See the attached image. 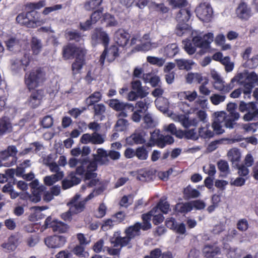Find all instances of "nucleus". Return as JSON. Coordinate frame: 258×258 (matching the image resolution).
Here are the masks:
<instances>
[{"mask_svg": "<svg viewBox=\"0 0 258 258\" xmlns=\"http://www.w3.org/2000/svg\"><path fill=\"white\" fill-rule=\"evenodd\" d=\"M110 158L113 159V150H111L107 153L104 149L99 148L96 154H93V161L83 159L77 168V172L78 174L81 175L85 172L86 185L82 186V190H84L87 187H93L97 183L98 180L96 179L97 173L94 172L97 169V164H107Z\"/></svg>", "mask_w": 258, "mask_h": 258, "instance_id": "obj_1", "label": "nucleus"}, {"mask_svg": "<svg viewBox=\"0 0 258 258\" xmlns=\"http://www.w3.org/2000/svg\"><path fill=\"white\" fill-rule=\"evenodd\" d=\"M237 105L235 103H229L227 109L229 112L228 115L223 112H216L215 118L212 123V128L217 135H220L224 132V127L227 128H233L236 124L235 121L240 117V114L235 111Z\"/></svg>", "mask_w": 258, "mask_h": 258, "instance_id": "obj_2", "label": "nucleus"}, {"mask_svg": "<svg viewBox=\"0 0 258 258\" xmlns=\"http://www.w3.org/2000/svg\"><path fill=\"white\" fill-rule=\"evenodd\" d=\"M45 6V1H40L37 3H28L26 8L29 12L21 13L16 17V21L21 25L28 28H35L43 23L42 20L39 18V14L35 10H38Z\"/></svg>", "mask_w": 258, "mask_h": 258, "instance_id": "obj_3", "label": "nucleus"}, {"mask_svg": "<svg viewBox=\"0 0 258 258\" xmlns=\"http://www.w3.org/2000/svg\"><path fill=\"white\" fill-rule=\"evenodd\" d=\"M141 229L143 230L141 222H137L125 229V237H117L114 240V256L118 255L121 247L127 245L132 239L139 236Z\"/></svg>", "mask_w": 258, "mask_h": 258, "instance_id": "obj_4", "label": "nucleus"}, {"mask_svg": "<svg viewBox=\"0 0 258 258\" xmlns=\"http://www.w3.org/2000/svg\"><path fill=\"white\" fill-rule=\"evenodd\" d=\"M214 40V35L212 33H208L203 35H198L192 38V43L195 46L190 42H186L184 48L189 54H194L196 49V47L201 48L204 50H207L210 47V44Z\"/></svg>", "mask_w": 258, "mask_h": 258, "instance_id": "obj_5", "label": "nucleus"}, {"mask_svg": "<svg viewBox=\"0 0 258 258\" xmlns=\"http://www.w3.org/2000/svg\"><path fill=\"white\" fill-rule=\"evenodd\" d=\"M46 80V73L43 68L33 69L25 76V82L29 90L38 87Z\"/></svg>", "mask_w": 258, "mask_h": 258, "instance_id": "obj_6", "label": "nucleus"}, {"mask_svg": "<svg viewBox=\"0 0 258 258\" xmlns=\"http://www.w3.org/2000/svg\"><path fill=\"white\" fill-rule=\"evenodd\" d=\"M92 42L93 45L102 43L104 46V50L101 55L100 58V63L103 65L108 52V46L109 42V36L101 28H96L92 35Z\"/></svg>", "mask_w": 258, "mask_h": 258, "instance_id": "obj_7", "label": "nucleus"}, {"mask_svg": "<svg viewBox=\"0 0 258 258\" xmlns=\"http://www.w3.org/2000/svg\"><path fill=\"white\" fill-rule=\"evenodd\" d=\"M102 191V190L100 189L94 191L90 193L84 200L81 201H78L80 198V195H76L68 204L70 206L71 212H72V213L74 214L81 213L84 210L86 202L92 199L95 196L100 194Z\"/></svg>", "mask_w": 258, "mask_h": 258, "instance_id": "obj_8", "label": "nucleus"}, {"mask_svg": "<svg viewBox=\"0 0 258 258\" xmlns=\"http://www.w3.org/2000/svg\"><path fill=\"white\" fill-rule=\"evenodd\" d=\"M191 17V12L188 9H181L176 15L178 24L176 26V33L178 36H182L188 29L186 23Z\"/></svg>", "mask_w": 258, "mask_h": 258, "instance_id": "obj_9", "label": "nucleus"}, {"mask_svg": "<svg viewBox=\"0 0 258 258\" xmlns=\"http://www.w3.org/2000/svg\"><path fill=\"white\" fill-rule=\"evenodd\" d=\"M17 150L15 146H9L6 150L0 152L2 166L10 167L16 163Z\"/></svg>", "mask_w": 258, "mask_h": 258, "instance_id": "obj_10", "label": "nucleus"}, {"mask_svg": "<svg viewBox=\"0 0 258 258\" xmlns=\"http://www.w3.org/2000/svg\"><path fill=\"white\" fill-rule=\"evenodd\" d=\"M128 39V34L123 29H119L114 34V57L119 55L120 48L126 45Z\"/></svg>", "mask_w": 258, "mask_h": 258, "instance_id": "obj_11", "label": "nucleus"}, {"mask_svg": "<svg viewBox=\"0 0 258 258\" xmlns=\"http://www.w3.org/2000/svg\"><path fill=\"white\" fill-rule=\"evenodd\" d=\"M197 17L202 21L209 22L213 16V9L209 3H201L196 9Z\"/></svg>", "mask_w": 258, "mask_h": 258, "instance_id": "obj_12", "label": "nucleus"}, {"mask_svg": "<svg viewBox=\"0 0 258 258\" xmlns=\"http://www.w3.org/2000/svg\"><path fill=\"white\" fill-rule=\"evenodd\" d=\"M44 95L43 89H33L27 100L28 105L33 108H37L40 105Z\"/></svg>", "mask_w": 258, "mask_h": 258, "instance_id": "obj_13", "label": "nucleus"}, {"mask_svg": "<svg viewBox=\"0 0 258 258\" xmlns=\"http://www.w3.org/2000/svg\"><path fill=\"white\" fill-rule=\"evenodd\" d=\"M114 110L116 111L115 115L117 117H126L127 110L133 111L134 110V107L132 104L114 99Z\"/></svg>", "mask_w": 258, "mask_h": 258, "instance_id": "obj_14", "label": "nucleus"}, {"mask_svg": "<svg viewBox=\"0 0 258 258\" xmlns=\"http://www.w3.org/2000/svg\"><path fill=\"white\" fill-rule=\"evenodd\" d=\"M85 52L83 48L77 47L72 43H69L63 47L62 56L64 59H69L73 58L75 56L76 57Z\"/></svg>", "mask_w": 258, "mask_h": 258, "instance_id": "obj_15", "label": "nucleus"}, {"mask_svg": "<svg viewBox=\"0 0 258 258\" xmlns=\"http://www.w3.org/2000/svg\"><path fill=\"white\" fill-rule=\"evenodd\" d=\"M149 39V35L145 34L142 38V41L140 43L138 44L132 50L133 51H147L156 48L159 46L158 42H151Z\"/></svg>", "mask_w": 258, "mask_h": 258, "instance_id": "obj_16", "label": "nucleus"}, {"mask_svg": "<svg viewBox=\"0 0 258 258\" xmlns=\"http://www.w3.org/2000/svg\"><path fill=\"white\" fill-rule=\"evenodd\" d=\"M147 135V134L146 131L143 129H138L132 135L126 138V141L130 145L143 144L145 143L146 141V137Z\"/></svg>", "mask_w": 258, "mask_h": 258, "instance_id": "obj_17", "label": "nucleus"}, {"mask_svg": "<svg viewBox=\"0 0 258 258\" xmlns=\"http://www.w3.org/2000/svg\"><path fill=\"white\" fill-rule=\"evenodd\" d=\"M44 225L46 228H51L52 230L55 232L64 233L68 229L67 224L57 220H52L51 217H48L46 219Z\"/></svg>", "mask_w": 258, "mask_h": 258, "instance_id": "obj_18", "label": "nucleus"}, {"mask_svg": "<svg viewBox=\"0 0 258 258\" xmlns=\"http://www.w3.org/2000/svg\"><path fill=\"white\" fill-rule=\"evenodd\" d=\"M46 245L50 248H58L62 247L66 242V237L61 235H54L45 238Z\"/></svg>", "mask_w": 258, "mask_h": 258, "instance_id": "obj_19", "label": "nucleus"}, {"mask_svg": "<svg viewBox=\"0 0 258 258\" xmlns=\"http://www.w3.org/2000/svg\"><path fill=\"white\" fill-rule=\"evenodd\" d=\"M11 70L14 74L20 73L22 70H26V68L29 65L30 60L26 56L20 59H13L11 60Z\"/></svg>", "mask_w": 258, "mask_h": 258, "instance_id": "obj_20", "label": "nucleus"}, {"mask_svg": "<svg viewBox=\"0 0 258 258\" xmlns=\"http://www.w3.org/2000/svg\"><path fill=\"white\" fill-rule=\"evenodd\" d=\"M220 253V248L215 243L206 244L202 249V254L205 258H212Z\"/></svg>", "mask_w": 258, "mask_h": 258, "instance_id": "obj_21", "label": "nucleus"}, {"mask_svg": "<svg viewBox=\"0 0 258 258\" xmlns=\"http://www.w3.org/2000/svg\"><path fill=\"white\" fill-rule=\"evenodd\" d=\"M236 14L240 19L247 20L251 16V11L246 3H241L236 9Z\"/></svg>", "mask_w": 258, "mask_h": 258, "instance_id": "obj_22", "label": "nucleus"}, {"mask_svg": "<svg viewBox=\"0 0 258 258\" xmlns=\"http://www.w3.org/2000/svg\"><path fill=\"white\" fill-rule=\"evenodd\" d=\"M13 125L10 118L4 116L0 118V136H4L13 131Z\"/></svg>", "mask_w": 258, "mask_h": 258, "instance_id": "obj_23", "label": "nucleus"}, {"mask_svg": "<svg viewBox=\"0 0 258 258\" xmlns=\"http://www.w3.org/2000/svg\"><path fill=\"white\" fill-rule=\"evenodd\" d=\"M30 201L33 203H37L40 201V197L38 196H34L32 194L31 195L28 192L20 193L19 198L18 199V203L21 206H25L27 205V202Z\"/></svg>", "mask_w": 258, "mask_h": 258, "instance_id": "obj_24", "label": "nucleus"}, {"mask_svg": "<svg viewBox=\"0 0 258 258\" xmlns=\"http://www.w3.org/2000/svg\"><path fill=\"white\" fill-rule=\"evenodd\" d=\"M86 52L76 56L75 61L72 63V69L74 75L80 73L85 63V55Z\"/></svg>", "mask_w": 258, "mask_h": 258, "instance_id": "obj_25", "label": "nucleus"}, {"mask_svg": "<svg viewBox=\"0 0 258 258\" xmlns=\"http://www.w3.org/2000/svg\"><path fill=\"white\" fill-rule=\"evenodd\" d=\"M157 208H153L150 212L142 215L143 222L141 223L143 230H147L151 228V224L150 222L152 215L157 213Z\"/></svg>", "mask_w": 258, "mask_h": 258, "instance_id": "obj_26", "label": "nucleus"}, {"mask_svg": "<svg viewBox=\"0 0 258 258\" xmlns=\"http://www.w3.org/2000/svg\"><path fill=\"white\" fill-rule=\"evenodd\" d=\"M31 191L34 196H38L41 199L42 192L46 189V187L43 185H39L38 179H34L29 183Z\"/></svg>", "mask_w": 258, "mask_h": 258, "instance_id": "obj_27", "label": "nucleus"}, {"mask_svg": "<svg viewBox=\"0 0 258 258\" xmlns=\"http://www.w3.org/2000/svg\"><path fill=\"white\" fill-rule=\"evenodd\" d=\"M63 176V172H59L51 175L46 176L44 178V182L45 185L51 186L56 182L61 180Z\"/></svg>", "mask_w": 258, "mask_h": 258, "instance_id": "obj_28", "label": "nucleus"}, {"mask_svg": "<svg viewBox=\"0 0 258 258\" xmlns=\"http://www.w3.org/2000/svg\"><path fill=\"white\" fill-rule=\"evenodd\" d=\"M228 156L233 167L238 166L241 158V154L238 150L235 148L231 149L228 153Z\"/></svg>", "mask_w": 258, "mask_h": 258, "instance_id": "obj_29", "label": "nucleus"}, {"mask_svg": "<svg viewBox=\"0 0 258 258\" xmlns=\"http://www.w3.org/2000/svg\"><path fill=\"white\" fill-rule=\"evenodd\" d=\"M179 48L176 43L169 44L164 48V53L168 57H173L179 52Z\"/></svg>", "mask_w": 258, "mask_h": 258, "instance_id": "obj_30", "label": "nucleus"}, {"mask_svg": "<svg viewBox=\"0 0 258 258\" xmlns=\"http://www.w3.org/2000/svg\"><path fill=\"white\" fill-rule=\"evenodd\" d=\"M151 136L149 142L147 143L148 147H152L155 145L158 146V142L160 140L162 134L159 130H155L153 132H150Z\"/></svg>", "mask_w": 258, "mask_h": 258, "instance_id": "obj_31", "label": "nucleus"}, {"mask_svg": "<svg viewBox=\"0 0 258 258\" xmlns=\"http://www.w3.org/2000/svg\"><path fill=\"white\" fill-rule=\"evenodd\" d=\"M175 61L179 70L188 71L191 69V66L194 64L193 61L185 59H177Z\"/></svg>", "mask_w": 258, "mask_h": 258, "instance_id": "obj_32", "label": "nucleus"}, {"mask_svg": "<svg viewBox=\"0 0 258 258\" xmlns=\"http://www.w3.org/2000/svg\"><path fill=\"white\" fill-rule=\"evenodd\" d=\"M175 210L181 213H187L192 210V204L191 202L178 203L175 206Z\"/></svg>", "mask_w": 258, "mask_h": 258, "instance_id": "obj_33", "label": "nucleus"}, {"mask_svg": "<svg viewBox=\"0 0 258 258\" xmlns=\"http://www.w3.org/2000/svg\"><path fill=\"white\" fill-rule=\"evenodd\" d=\"M209 124H206V127H201L199 130V137L204 139H209L213 137L214 133L209 130Z\"/></svg>", "mask_w": 258, "mask_h": 258, "instance_id": "obj_34", "label": "nucleus"}, {"mask_svg": "<svg viewBox=\"0 0 258 258\" xmlns=\"http://www.w3.org/2000/svg\"><path fill=\"white\" fill-rule=\"evenodd\" d=\"M101 94L100 92L96 91L90 95L86 99V104L88 106L94 105L95 103L99 102L101 99Z\"/></svg>", "mask_w": 258, "mask_h": 258, "instance_id": "obj_35", "label": "nucleus"}, {"mask_svg": "<svg viewBox=\"0 0 258 258\" xmlns=\"http://www.w3.org/2000/svg\"><path fill=\"white\" fill-rule=\"evenodd\" d=\"M31 49L34 54H38L42 49V43L40 39L35 37H33L31 40Z\"/></svg>", "mask_w": 258, "mask_h": 258, "instance_id": "obj_36", "label": "nucleus"}, {"mask_svg": "<svg viewBox=\"0 0 258 258\" xmlns=\"http://www.w3.org/2000/svg\"><path fill=\"white\" fill-rule=\"evenodd\" d=\"M132 88L137 91L141 98H144L148 94V93L143 90L141 86V82L139 80H135L132 82Z\"/></svg>", "mask_w": 258, "mask_h": 258, "instance_id": "obj_37", "label": "nucleus"}, {"mask_svg": "<svg viewBox=\"0 0 258 258\" xmlns=\"http://www.w3.org/2000/svg\"><path fill=\"white\" fill-rule=\"evenodd\" d=\"M174 141V139L172 136L169 135L164 136L162 134L160 140L158 142V147L163 148L166 145L172 144Z\"/></svg>", "mask_w": 258, "mask_h": 258, "instance_id": "obj_38", "label": "nucleus"}, {"mask_svg": "<svg viewBox=\"0 0 258 258\" xmlns=\"http://www.w3.org/2000/svg\"><path fill=\"white\" fill-rule=\"evenodd\" d=\"M118 120L114 126V128L117 132H123L125 131L128 125V121L124 119L125 117H117Z\"/></svg>", "mask_w": 258, "mask_h": 258, "instance_id": "obj_39", "label": "nucleus"}, {"mask_svg": "<svg viewBox=\"0 0 258 258\" xmlns=\"http://www.w3.org/2000/svg\"><path fill=\"white\" fill-rule=\"evenodd\" d=\"M203 80L202 76L199 73H189L186 76V81L189 84H191L194 82L201 83Z\"/></svg>", "mask_w": 258, "mask_h": 258, "instance_id": "obj_40", "label": "nucleus"}, {"mask_svg": "<svg viewBox=\"0 0 258 258\" xmlns=\"http://www.w3.org/2000/svg\"><path fill=\"white\" fill-rule=\"evenodd\" d=\"M184 194L188 198H196L200 196V192L197 189L188 185L184 188Z\"/></svg>", "mask_w": 258, "mask_h": 258, "instance_id": "obj_41", "label": "nucleus"}, {"mask_svg": "<svg viewBox=\"0 0 258 258\" xmlns=\"http://www.w3.org/2000/svg\"><path fill=\"white\" fill-rule=\"evenodd\" d=\"M149 7L151 9L160 12L162 13H166L168 12L169 9L166 7L163 3H156L155 2H151L149 3Z\"/></svg>", "mask_w": 258, "mask_h": 258, "instance_id": "obj_42", "label": "nucleus"}, {"mask_svg": "<svg viewBox=\"0 0 258 258\" xmlns=\"http://www.w3.org/2000/svg\"><path fill=\"white\" fill-rule=\"evenodd\" d=\"M102 0H90L85 3L84 8L87 11H91L101 5Z\"/></svg>", "mask_w": 258, "mask_h": 258, "instance_id": "obj_43", "label": "nucleus"}, {"mask_svg": "<svg viewBox=\"0 0 258 258\" xmlns=\"http://www.w3.org/2000/svg\"><path fill=\"white\" fill-rule=\"evenodd\" d=\"M147 60L150 63L156 65L159 67H162L165 62V59L163 58H159L151 56H148L147 57Z\"/></svg>", "mask_w": 258, "mask_h": 258, "instance_id": "obj_44", "label": "nucleus"}, {"mask_svg": "<svg viewBox=\"0 0 258 258\" xmlns=\"http://www.w3.org/2000/svg\"><path fill=\"white\" fill-rule=\"evenodd\" d=\"M73 252L74 254L79 257H86L88 253L85 251L84 245H77L73 249Z\"/></svg>", "mask_w": 258, "mask_h": 258, "instance_id": "obj_45", "label": "nucleus"}, {"mask_svg": "<svg viewBox=\"0 0 258 258\" xmlns=\"http://www.w3.org/2000/svg\"><path fill=\"white\" fill-rule=\"evenodd\" d=\"M243 84V87L241 89H242V93L244 94V98L245 99H249L252 89L254 87V85L247 82Z\"/></svg>", "mask_w": 258, "mask_h": 258, "instance_id": "obj_46", "label": "nucleus"}, {"mask_svg": "<svg viewBox=\"0 0 258 258\" xmlns=\"http://www.w3.org/2000/svg\"><path fill=\"white\" fill-rule=\"evenodd\" d=\"M136 156L140 160H146L148 157V153L144 146L140 147L136 150Z\"/></svg>", "mask_w": 258, "mask_h": 258, "instance_id": "obj_47", "label": "nucleus"}, {"mask_svg": "<svg viewBox=\"0 0 258 258\" xmlns=\"http://www.w3.org/2000/svg\"><path fill=\"white\" fill-rule=\"evenodd\" d=\"M67 37L69 40H74L79 42L82 39V36L80 33L76 31H70L67 33Z\"/></svg>", "mask_w": 258, "mask_h": 258, "instance_id": "obj_48", "label": "nucleus"}, {"mask_svg": "<svg viewBox=\"0 0 258 258\" xmlns=\"http://www.w3.org/2000/svg\"><path fill=\"white\" fill-rule=\"evenodd\" d=\"M150 104V101L148 98H145L142 100L139 101L136 103V107L138 109H141L143 112L145 113L149 107Z\"/></svg>", "mask_w": 258, "mask_h": 258, "instance_id": "obj_49", "label": "nucleus"}, {"mask_svg": "<svg viewBox=\"0 0 258 258\" xmlns=\"http://www.w3.org/2000/svg\"><path fill=\"white\" fill-rule=\"evenodd\" d=\"M251 108L253 111L255 109V104L253 102H249L246 103L243 101L240 102L239 105V110L242 112L249 111V108Z\"/></svg>", "mask_w": 258, "mask_h": 258, "instance_id": "obj_50", "label": "nucleus"}, {"mask_svg": "<svg viewBox=\"0 0 258 258\" xmlns=\"http://www.w3.org/2000/svg\"><path fill=\"white\" fill-rule=\"evenodd\" d=\"M217 166L219 170L225 174L230 173V169L228 163L227 161L221 160L217 163Z\"/></svg>", "mask_w": 258, "mask_h": 258, "instance_id": "obj_51", "label": "nucleus"}, {"mask_svg": "<svg viewBox=\"0 0 258 258\" xmlns=\"http://www.w3.org/2000/svg\"><path fill=\"white\" fill-rule=\"evenodd\" d=\"M246 71L238 74L232 79V82H236L237 83L242 84L247 83Z\"/></svg>", "mask_w": 258, "mask_h": 258, "instance_id": "obj_52", "label": "nucleus"}, {"mask_svg": "<svg viewBox=\"0 0 258 258\" xmlns=\"http://www.w3.org/2000/svg\"><path fill=\"white\" fill-rule=\"evenodd\" d=\"M155 208H157V211L159 209L164 214H167L169 209V204L165 200L161 199Z\"/></svg>", "mask_w": 258, "mask_h": 258, "instance_id": "obj_53", "label": "nucleus"}, {"mask_svg": "<svg viewBox=\"0 0 258 258\" xmlns=\"http://www.w3.org/2000/svg\"><path fill=\"white\" fill-rule=\"evenodd\" d=\"M221 63L225 66L227 72L232 71L234 68V63L230 61V58L229 56L224 57L221 60Z\"/></svg>", "mask_w": 258, "mask_h": 258, "instance_id": "obj_54", "label": "nucleus"}, {"mask_svg": "<svg viewBox=\"0 0 258 258\" xmlns=\"http://www.w3.org/2000/svg\"><path fill=\"white\" fill-rule=\"evenodd\" d=\"M225 98V95L214 94L210 97V100L214 105H217L224 101Z\"/></svg>", "mask_w": 258, "mask_h": 258, "instance_id": "obj_55", "label": "nucleus"}, {"mask_svg": "<svg viewBox=\"0 0 258 258\" xmlns=\"http://www.w3.org/2000/svg\"><path fill=\"white\" fill-rule=\"evenodd\" d=\"M258 119V109H254L253 111H248L244 116L243 119L245 121L256 120Z\"/></svg>", "mask_w": 258, "mask_h": 258, "instance_id": "obj_56", "label": "nucleus"}, {"mask_svg": "<svg viewBox=\"0 0 258 258\" xmlns=\"http://www.w3.org/2000/svg\"><path fill=\"white\" fill-rule=\"evenodd\" d=\"M169 4L172 8H180L187 5L186 0H168Z\"/></svg>", "mask_w": 258, "mask_h": 258, "instance_id": "obj_57", "label": "nucleus"}, {"mask_svg": "<svg viewBox=\"0 0 258 258\" xmlns=\"http://www.w3.org/2000/svg\"><path fill=\"white\" fill-rule=\"evenodd\" d=\"M199 134H198L196 130L193 128L185 131V138L192 140H197L199 139Z\"/></svg>", "mask_w": 258, "mask_h": 258, "instance_id": "obj_58", "label": "nucleus"}, {"mask_svg": "<svg viewBox=\"0 0 258 258\" xmlns=\"http://www.w3.org/2000/svg\"><path fill=\"white\" fill-rule=\"evenodd\" d=\"M53 118L50 115L45 116L41 121L42 127L45 128L51 127L53 125Z\"/></svg>", "mask_w": 258, "mask_h": 258, "instance_id": "obj_59", "label": "nucleus"}, {"mask_svg": "<svg viewBox=\"0 0 258 258\" xmlns=\"http://www.w3.org/2000/svg\"><path fill=\"white\" fill-rule=\"evenodd\" d=\"M45 164L49 167V170L51 172H54L55 173L63 172L62 171H60L59 165L56 162H52L51 163H49L48 161H46Z\"/></svg>", "mask_w": 258, "mask_h": 258, "instance_id": "obj_60", "label": "nucleus"}, {"mask_svg": "<svg viewBox=\"0 0 258 258\" xmlns=\"http://www.w3.org/2000/svg\"><path fill=\"white\" fill-rule=\"evenodd\" d=\"M234 167L238 169V173L241 176H246L249 172L248 167L244 165L243 164H239L238 166Z\"/></svg>", "mask_w": 258, "mask_h": 258, "instance_id": "obj_61", "label": "nucleus"}, {"mask_svg": "<svg viewBox=\"0 0 258 258\" xmlns=\"http://www.w3.org/2000/svg\"><path fill=\"white\" fill-rule=\"evenodd\" d=\"M144 121L146 124L145 127H152L155 125V123L152 115L149 113H146L144 117Z\"/></svg>", "mask_w": 258, "mask_h": 258, "instance_id": "obj_62", "label": "nucleus"}, {"mask_svg": "<svg viewBox=\"0 0 258 258\" xmlns=\"http://www.w3.org/2000/svg\"><path fill=\"white\" fill-rule=\"evenodd\" d=\"M104 142L102 136L96 132L92 134V143L93 144H101Z\"/></svg>", "mask_w": 258, "mask_h": 258, "instance_id": "obj_63", "label": "nucleus"}, {"mask_svg": "<svg viewBox=\"0 0 258 258\" xmlns=\"http://www.w3.org/2000/svg\"><path fill=\"white\" fill-rule=\"evenodd\" d=\"M184 99L188 100L190 102H192L197 97L198 94L196 91H185L183 93Z\"/></svg>", "mask_w": 258, "mask_h": 258, "instance_id": "obj_64", "label": "nucleus"}]
</instances>
